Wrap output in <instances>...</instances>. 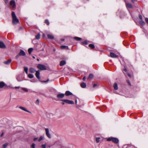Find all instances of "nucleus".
<instances>
[{
  "label": "nucleus",
  "mask_w": 148,
  "mask_h": 148,
  "mask_svg": "<svg viewBox=\"0 0 148 148\" xmlns=\"http://www.w3.org/2000/svg\"><path fill=\"white\" fill-rule=\"evenodd\" d=\"M12 23L14 25H16L19 22V20L17 18L14 12H12Z\"/></svg>",
  "instance_id": "1"
},
{
  "label": "nucleus",
  "mask_w": 148,
  "mask_h": 148,
  "mask_svg": "<svg viewBox=\"0 0 148 148\" xmlns=\"http://www.w3.org/2000/svg\"><path fill=\"white\" fill-rule=\"evenodd\" d=\"M107 140L108 141H111L116 144L118 143L119 142V140L117 138L111 137L108 138Z\"/></svg>",
  "instance_id": "2"
},
{
  "label": "nucleus",
  "mask_w": 148,
  "mask_h": 148,
  "mask_svg": "<svg viewBox=\"0 0 148 148\" xmlns=\"http://www.w3.org/2000/svg\"><path fill=\"white\" fill-rule=\"evenodd\" d=\"M25 55V52L23 50L21 49L18 54L16 56V58L17 59L20 56H24Z\"/></svg>",
  "instance_id": "3"
},
{
  "label": "nucleus",
  "mask_w": 148,
  "mask_h": 148,
  "mask_svg": "<svg viewBox=\"0 0 148 148\" xmlns=\"http://www.w3.org/2000/svg\"><path fill=\"white\" fill-rule=\"evenodd\" d=\"M37 67L38 69L42 70H46L47 69L44 65L40 64H39L37 65Z\"/></svg>",
  "instance_id": "4"
},
{
  "label": "nucleus",
  "mask_w": 148,
  "mask_h": 148,
  "mask_svg": "<svg viewBox=\"0 0 148 148\" xmlns=\"http://www.w3.org/2000/svg\"><path fill=\"white\" fill-rule=\"evenodd\" d=\"M61 101L64 102L65 103L69 104H74V102L71 100H69L68 99H63L61 100Z\"/></svg>",
  "instance_id": "5"
},
{
  "label": "nucleus",
  "mask_w": 148,
  "mask_h": 148,
  "mask_svg": "<svg viewBox=\"0 0 148 148\" xmlns=\"http://www.w3.org/2000/svg\"><path fill=\"white\" fill-rule=\"evenodd\" d=\"M65 96V94L63 93H60L57 95V97L58 100H61Z\"/></svg>",
  "instance_id": "6"
},
{
  "label": "nucleus",
  "mask_w": 148,
  "mask_h": 148,
  "mask_svg": "<svg viewBox=\"0 0 148 148\" xmlns=\"http://www.w3.org/2000/svg\"><path fill=\"white\" fill-rule=\"evenodd\" d=\"M123 73L126 76L127 75V76H129L130 77V78L131 77V75L129 73L127 72V70L125 67V68L123 70Z\"/></svg>",
  "instance_id": "7"
},
{
  "label": "nucleus",
  "mask_w": 148,
  "mask_h": 148,
  "mask_svg": "<svg viewBox=\"0 0 148 148\" xmlns=\"http://www.w3.org/2000/svg\"><path fill=\"white\" fill-rule=\"evenodd\" d=\"M123 73L126 76L127 75V76H129L130 77V78L131 77V75L129 73L127 72V70L125 67V68L123 70Z\"/></svg>",
  "instance_id": "8"
},
{
  "label": "nucleus",
  "mask_w": 148,
  "mask_h": 148,
  "mask_svg": "<svg viewBox=\"0 0 148 148\" xmlns=\"http://www.w3.org/2000/svg\"><path fill=\"white\" fill-rule=\"evenodd\" d=\"M45 130L46 132V134L47 136L49 138H51V136L49 133V129L48 128H45Z\"/></svg>",
  "instance_id": "9"
},
{
  "label": "nucleus",
  "mask_w": 148,
  "mask_h": 148,
  "mask_svg": "<svg viewBox=\"0 0 148 148\" xmlns=\"http://www.w3.org/2000/svg\"><path fill=\"white\" fill-rule=\"evenodd\" d=\"M10 5L12 6V8H14L16 6L15 1L14 0H12L10 2Z\"/></svg>",
  "instance_id": "10"
},
{
  "label": "nucleus",
  "mask_w": 148,
  "mask_h": 148,
  "mask_svg": "<svg viewBox=\"0 0 148 148\" xmlns=\"http://www.w3.org/2000/svg\"><path fill=\"white\" fill-rule=\"evenodd\" d=\"M7 85L3 82H0V88H1L7 86Z\"/></svg>",
  "instance_id": "11"
},
{
  "label": "nucleus",
  "mask_w": 148,
  "mask_h": 148,
  "mask_svg": "<svg viewBox=\"0 0 148 148\" xmlns=\"http://www.w3.org/2000/svg\"><path fill=\"white\" fill-rule=\"evenodd\" d=\"M6 47L4 43L2 41H0V48H5Z\"/></svg>",
  "instance_id": "12"
},
{
  "label": "nucleus",
  "mask_w": 148,
  "mask_h": 148,
  "mask_svg": "<svg viewBox=\"0 0 148 148\" xmlns=\"http://www.w3.org/2000/svg\"><path fill=\"white\" fill-rule=\"evenodd\" d=\"M110 56L112 58H117L118 56L116 55L114 53L111 52L110 53Z\"/></svg>",
  "instance_id": "13"
},
{
  "label": "nucleus",
  "mask_w": 148,
  "mask_h": 148,
  "mask_svg": "<svg viewBox=\"0 0 148 148\" xmlns=\"http://www.w3.org/2000/svg\"><path fill=\"white\" fill-rule=\"evenodd\" d=\"M40 73L38 71H36V73L35 74V75H36V77L38 79H40Z\"/></svg>",
  "instance_id": "14"
},
{
  "label": "nucleus",
  "mask_w": 148,
  "mask_h": 148,
  "mask_svg": "<svg viewBox=\"0 0 148 148\" xmlns=\"http://www.w3.org/2000/svg\"><path fill=\"white\" fill-rule=\"evenodd\" d=\"M66 96H68L70 95H72L73 94L69 91H66L64 94Z\"/></svg>",
  "instance_id": "15"
},
{
  "label": "nucleus",
  "mask_w": 148,
  "mask_h": 148,
  "mask_svg": "<svg viewBox=\"0 0 148 148\" xmlns=\"http://www.w3.org/2000/svg\"><path fill=\"white\" fill-rule=\"evenodd\" d=\"M126 7L127 8H133L132 6L131 3H126Z\"/></svg>",
  "instance_id": "16"
},
{
  "label": "nucleus",
  "mask_w": 148,
  "mask_h": 148,
  "mask_svg": "<svg viewBox=\"0 0 148 148\" xmlns=\"http://www.w3.org/2000/svg\"><path fill=\"white\" fill-rule=\"evenodd\" d=\"M19 108H20V109H21V110H24L25 111H26V112H28L29 113H30V112L29 111L27 110L26 108H25L24 107H23L22 106H20V107H19Z\"/></svg>",
  "instance_id": "17"
},
{
  "label": "nucleus",
  "mask_w": 148,
  "mask_h": 148,
  "mask_svg": "<svg viewBox=\"0 0 148 148\" xmlns=\"http://www.w3.org/2000/svg\"><path fill=\"white\" fill-rule=\"evenodd\" d=\"M66 64V62L65 60H62L60 62V65L62 66Z\"/></svg>",
  "instance_id": "18"
},
{
  "label": "nucleus",
  "mask_w": 148,
  "mask_h": 148,
  "mask_svg": "<svg viewBox=\"0 0 148 148\" xmlns=\"http://www.w3.org/2000/svg\"><path fill=\"white\" fill-rule=\"evenodd\" d=\"M11 61L12 60H9L6 61L4 62L3 63L5 64L8 65L11 62Z\"/></svg>",
  "instance_id": "19"
},
{
  "label": "nucleus",
  "mask_w": 148,
  "mask_h": 148,
  "mask_svg": "<svg viewBox=\"0 0 148 148\" xmlns=\"http://www.w3.org/2000/svg\"><path fill=\"white\" fill-rule=\"evenodd\" d=\"M80 86L82 88H85L86 86V84L85 83L83 82L80 84Z\"/></svg>",
  "instance_id": "20"
},
{
  "label": "nucleus",
  "mask_w": 148,
  "mask_h": 148,
  "mask_svg": "<svg viewBox=\"0 0 148 148\" xmlns=\"http://www.w3.org/2000/svg\"><path fill=\"white\" fill-rule=\"evenodd\" d=\"M29 70L31 73H34L35 71H36L35 69L33 68H30V69H29Z\"/></svg>",
  "instance_id": "21"
},
{
  "label": "nucleus",
  "mask_w": 148,
  "mask_h": 148,
  "mask_svg": "<svg viewBox=\"0 0 148 148\" xmlns=\"http://www.w3.org/2000/svg\"><path fill=\"white\" fill-rule=\"evenodd\" d=\"M113 87L115 90H116L118 89V85L116 83H114Z\"/></svg>",
  "instance_id": "22"
},
{
  "label": "nucleus",
  "mask_w": 148,
  "mask_h": 148,
  "mask_svg": "<svg viewBox=\"0 0 148 148\" xmlns=\"http://www.w3.org/2000/svg\"><path fill=\"white\" fill-rule=\"evenodd\" d=\"M139 23L142 26L144 25L145 24V23L144 22V21L142 20L140 21L139 22Z\"/></svg>",
  "instance_id": "23"
},
{
  "label": "nucleus",
  "mask_w": 148,
  "mask_h": 148,
  "mask_svg": "<svg viewBox=\"0 0 148 148\" xmlns=\"http://www.w3.org/2000/svg\"><path fill=\"white\" fill-rule=\"evenodd\" d=\"M47 36L50 39H53L54 38L53 36L51 35L48 34Z\"/></svg>",
  "instance_id": "24"
},
{
  "label": "nucleus",
  "mask_w": 148,
  "mask_h": 148,
  "mask_svg": "<svg viewBox=\"0 0 148 148\" xmlns=\"http://www.w3.org/2000/svg\"><path fill=\"white\" fill-rule=\"evenodd\" d=\"M60 47L62 49H68L69 48L68 46L65 45L62 46H61Z\"/></svg>",
  "instance_id": "25"
},
{
  "label": "nucleus",
  "mask_w": 148,
  "mask_h": 148,
  "mask_svg": "<svg viewBox=\"0 0 148 148\" xmlns=\"http://www.w3.org/2000/svg\"><path fill=\"white\" fill-rule=\"evenodd\" d=\"M74 39L77 41H80L82 40L81 38L77 37H74Z\"/></svg>",
  "instance_id": "26"
},
{
  "label": "nucleus",
  "mask_w": 148,
  "mask_h": 148,
  "mask_svg": "<svg viewBox=\"0 0 148 148\" xmlns=\"http://www.w3.org/2000/svg\"><path fill=\"white\" fill-rule=\"evenodd\" d=\"M33 50V48H29L28 50V51L29 54H31V52H32Z\"/></svg>",
  "instance_id": "27"
},
{
  "label": "nucleus",
  "mask_w": 148,
  "mask_h": 148,
  "mask_svg": "<svg viewBox=\"0 0 148 148\" xmlns=\"http://www.w3.org/2000/svg\"><path fill=\"white\" fill-rule=\"evenodd\" d=\"M89 46L92 49H94L95 47L94 45L93 44H90L89 45Z\"/></svg>",
  "instance_id": "28"
},
{
  "label": "nucleus",
  "mask_w": 148,
  "mask_h": 148,
  "mask_svg": "<svg viewBox=\"0 0 148 148\" xmlns=\"http://www.w3.org/2000/svg\"><path fill=\"white\" fill-rule=\"evenodd\" d=\"M93 77V75L92 74H89L88 77V78L89 79H92V78Z\"/></svg>",
  "instance_id": "29"
},
{
  "label": "nucleus",
  "mask_w": 148,
  "mask_h": 148,
  "mask_svg": "<svg viewBox=\"0 0 148 148\" xmlns=\"http://www.w3.org/2000/svg\"><path fill=\"white\" fill-rule=\"evenodd\" d=\"M21 88L23 90H24L25 92H27L29 91L28 89L27 88Z\"/></svg>",
  "instance_id": "30"
},
{
  "label": "nucleus",
  "mask_w": 148,
  "mask_h": 148,
  "mask_svg": "<svg viewBox=\"0 0 148 148\" xmlns=\"http://www.w3.org/2000/svg\"><path fill=\"white\" fill-rule=\"evenodd\" d=\"M40 34H38L36 36V39L38 40L40 38Z\"/></svg>",
  "instance_id": "31"
},
{
  "label": "nucleus",
  "mask_w": 148,
  "mask_h": 148,
  "mask_svg": "<svg viewBox=\"0 0 148 148\" xmlns=\"http://www.w3.org/2000/svg\"><path fill=\"white\" fill-rule=\"evenodd\" d=\"M28 77L30 78H32L34 77V75L32 74H29L28 75Z\"/></svg>",
  "instance_id": "32"
},
{
  "label": "nucleus",
  "mask_w": 148,
  "mask_h": 148,
  "mask_svg": "<svg viewBox=\"0 0 148 148\" xmlns=\"http://www.w3.org/2000/svg\"><path fill=\"white\" fill-rule=\"evenodd\" d=\"M8 143H6L3 145V148H6V147L8 146Z\"/></svg>",
  "instance_id": "33"
},
{
  "label": "nucleus",
  "mask_w": 148,
  "mask_h": 148,
  "mask_svg": "<svg viewBox=\"0 0 148 148\" xmlns=\"http://www.w3.org/2000/svg\"><path fill=\"white\" fill-rule=\"evenodd\" d=\"M28 69L27 67H24V70L27 74L28 73Z\"/></svg>",
  "instance_id": "34"
},
{
  "label": "nucleus",
  "mask_w": 148,
  "mask_h": 148,
  "mask_svg": "<svg viewBox=\"0 0 148 148\" xmlns=\"http://www.w3.org/2000/svg\"><path fill=\"white\" fill-rule=\"evenodd\" d=\"M44 137L43 136H41L40 138L38 139V141L39 142L41 140H42L44 139Z\"/></svg>",
  "instance_id": "35"
},
{
  "label": "nucleus",
  "mask_w": 148,
  "mask_h": 148,
  "mask_svg": "<svg viewBox=\"0 0 148 148\" xmlns=\"http://www.w3.org/2000/svg\"><path fill=\"white\" fill-rule=\"evenodd\" d=\"M45 23L47 25H49V21L48 20H45Z\"/></svg>",
  "instance_id": "36"
},
{
  "label": "nucleus",
  "mask_w": 148,
  "mask_h": 148,
  "mask_svg": "<svg viewBox=\"0 0 148 148\" xmlns=\"http://www.w3.org/2000/svg\"><path fill=\"white\" fill-rule=\"evenodd\" d=\"M100 138L99 137H97L96 138V141L97 143H98L100 141Z\"/></svg>",
  "instance_id": "37"
},
{
  "label": "nucleus",
  "mask_w": 148,
  "mask_h": 148,
  "mask_svg": "<svg viewBox=\"0 0 148 148\" xmlns=\"http://www.w3.org/2000/svg\"><path fill=\"white\" fill-rule=\"evenodd\" d=\"M82 43L83 45L85 44V45H87L88 44V43L87 42V41H86L82 42Z\"/></svg>",
  "instance_id": "38"
},
{
  "label": "nucleus",
  "mask_w": 148,
  "mask_h": 148,
  "mask_svg": "<svg viewBox=\"0 0 148 148\" xmlns=\"http://www.w3.org/2000/svg\"><path fill=\"white\" fill-rule=\"evenodd\" d=\"M16 79H17V80L19 81V82H20V81H22V80H20V76H18L17 77H16Z\"/></svg>",
  "instance_id": "39"
},
{
  "label": "nucleus",
  "mask_w": 148,
  "mask_h": 148,
  "mask_svg": "<svg viewBox=\"0 0 148 148\" xmlns=\"http://www.w3.org/2000/svg\"><path fill=\"white\" fill-rule=\"evenodd\" d=\"M35 144L34 143H32L31 145V147L32 148H35Z\"/></svg>",
  "instance_id": "40"
},
{
  "label": "nucleus",
  "mask_w": 148,
  "mask_h": 148,
  "mask_svg": "<svg viewBox=\"0 0 148 148\" xmlns=\"http://www.w3.org/2000/svg\"><path fill=\"white\" fill-rule=\"evenodd\" d=\"M36 103L38 105L39 104V100L38 99L36 101Z\"/></svg>",
  "instance_id": "41"
},
{
  "label": "nucleus",
  "mask_w": 148,
  "mask_h": 148,
  "mask_svg": "<svg viewBox=\"0 0 148 148\" xmlns=\"http://www.w3.org/2000/svg\"><path fill=\"white\" fill-rule=\"evenodd\" d=\"M41 147L42 148H46V145L45 144H43L42 145Z\"/></svg>",
  "instance_id": "42"
},
{
  "label": "nucleus",
  "mask_w": 148,
  "mask_h": 148,
  "mask_svg": "<svg viewBox=\"0 0 148 148\" xmlns=\"http://www.w3.org/2000/svg\"><path fill=\"white\" fill-rule=\"evenodd\" d=\"M145 21L148 24V18H145Z\"/></svg>",
  "instance_id": "43"
},
{
  "label": "nucleus",
  "mask_w": 148,
  "mask_h": 148,
  "mask_svg": "<svg viewBox=\"0 0 148 148\" xmlns=\"http://www.w3.org/2000/svg\"><path fill=\"white\" fill-rule=\"evenodd\" d=\"M96 86H98V85L96 84H95L93 85V88H95Z\"/></svg>",
  "instance_id": "44"
},
{
  "label": "nucleus",
  "mask_w": 148,
  "mask_h": 148,
  "mask_svg": "<svg viewBox=\"0 0 148 148\" xmlns=\"http://www.w3.org/2000/svg\"><path fill=\"white\" fill-rule=\"evenodd\" d=\"M127 83H128V84L130 85H130H131V83H130V81H129V80H127Z\"/></svg>",
  "instance_id": "45"
},
{
  "label": "nucleus",
  "mask_w": 148,
  "mask_h": 148,
  "mask_svg": "<svg viewBox=\"0 0 148 148\" xmlns=\"http://www.w3.org/2000/svg\"><path fill=\"white\" fill-rule=\"evenodd\" d=\"M38 139V138H34L33 139V140H34V141H36V140H37Z\"/></svg>",
  "instance_id": "46"
},
{
  "label": "nucleus",
  "mask_w": 148,
  "mask_h": 148,
  "mask_svg": "<svg viewBox=\"0 0 148 148\" xmlns=\"http://www.w3.org/2000/svg\"><path fill=\"white\" fill-rule=\"evenodd\" d=\"M49 81V79H48L47 81H42V82H48Z\"/></svg>",
  "instance_id": "47"
},
{
  "label": "nucleus",
  "mask_w": 148,
  "mask_h": 148,
  "mask_svg": "<svg viewBox=\"0 0 148 148\" xmlns=\"http://www.w3.org/2000/svg\"><path fill=\"white\" fill-rule=\"evenodd\" d=\"M5 1L6 3H7L8 2V0H5Z\"/></svg>",
  "instance_id": "48"
},
{
  "label": "nucleus",
  "mask_w": 148,
  "mask_h": 148,
  "mask_svg": "<svg viewBox=\"0 0 148 148\" xmlns=\"http://www.w3.org/2000/svg\"><path fill=\"white\" fill-rule=\"evenodd\" d=\"M139 18L141 20H142V17L141 15L139 16Z\"/></svg>",
  "instance_id": "49"
},
{
  "label": "nucleus",
  "mask_w": 148,
  "mask_h": 148,
  "mask_svg": "<svg viewBox=\"0 0 148 148\" xmlns=\"http://www.w3.org/2000/svg\"><path fill=\"white\" fill-rule=\"evenodd\" d=\"M86 77H85V76H84V77H83V80H84L86 79Z\"/></svg>",
  "instance_id": "50"
},
{
  "label": "nucleus",
  "mask_w": 148,
  "mask_h": 148,
  "mask_svg": "<svg viewBox=\"0 0 148 148\" xmlns=\"http://www.w3.org/2000/svg\"><path fill=\"white\" fill-rule=\"evenodd\" d=\"M20 88V86H18V87H15V88L16 89H18L19 88Z\"/></svg>",
  "instance_id": "51"
},
{
  "label": "nucleus",
  "mask_w": 148,
  "mask_h": 148,
  "mask_svg": "<svg viewBox=\"0 0 148 148\" xmlns=\"http://www.w3.org/2000/svg\"><path fill=\"white\" fill-rule=\"evenodd\" d=\"M61 40L62 41H64V39H61Z\"/></svg>",
  "instance_id": "52"
},
{
  "label": "nucleus",
  "mask_w": 148,
  "mask_h": 148,
  "mask_svg": "<svg viewBox=\"0 0 148 148\" xmlns=\"http://www.w3.org/2000/svg\"><path fill=\"white\" fill-rule=\"evenodd\" d=\"M135 0H131L132 2L133 3H134Z\"/></svg>",
  "instance_id": "53"
},
{
  "label": "nucleus",
  "mask_w": 148,
  "mask_h": 148,
  "mask_svg": "<svg viewBox=\"0 0 148 148\" xmlns=\"http://www.w3.org/2000/svg\"><path fill=\"white\" fill-rule=\"evenodd\" d=\"M75 103L76 104L77 103V99L75 100Z\"/></svg>",
  "instance_id": "54"
},
{
  "label": "nucleus",
  "mask_w": 148,
  "mask_h": 148,
  "mask_svg": "<svg viewBox=\"0 0 148 148\" xmlns=\"http://www.w3.org/2000/svg\"><path fill=\"white\" fill-rule=\"evenodd\" d=\"M3 133L1 134V136H2L3 135Z\"/></svg>",
  "instance_id": "55"
},
{
  "label": "nucleus",
  "mask_w": 148,
  "mask_h": 148,
  "mask_svg": "<svg viewBox=\"0 0 148 148\" xmlns=\"http://www.w3.org/2000/svg\"><path fill=\"white\" fill-rule=\"evenodd\" d=\"M33 58H34V59H35V57L34 56H33Z\"/></svg>",
  "instance_id": "56"
},
{
  "label": "nucleus",
  "mask_w": 148,
  "mask_h": 148,
  "mask_svg": "<svg viewBox=\"0 0 148 148\" xmlns=\"http://www.w3.org/2000/svg\"><path fill=\"white\" fill-rule=\"evenodd\" d=\"M37 60L38 61H39V59H37Z\"/></svg>",
  "instance_id": "57"
},
{
  "label": "nucleus",
  "mask_w": 148,
  "mask_h": 148,
  "mask_svg": "<svg viewBox=\"0 0 148 148\" xmlns=\"http://www.w3.org/2000/svg\"><path fill=\"white\" fill-rule=\"evenodd\" d=\"M64 103H62V105H64Z\"/></svg>",
  "instance_id": "58"
},
{
  "label": "nucleus",
  "mask_w": 148,
  "mask_h": 148,
  "mask_svg": "<svg viewBox=\"0 0 148 148\" xmlns=\"http://www.w3.org/2000/svg\"><path fill=\"white\" fill-rule=\"evenodd\" d=\"M31 82H33L32 81H31Z\"/></svg>",
  "instance_id": "59"
}]
</instances>
